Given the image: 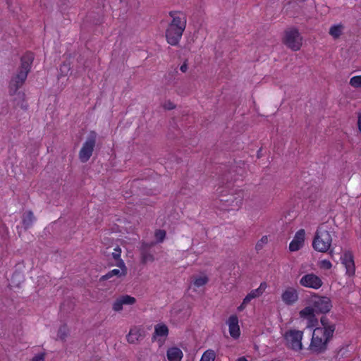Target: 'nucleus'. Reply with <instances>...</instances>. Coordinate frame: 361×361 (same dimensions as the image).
I'll list each match as a JSON object with an SVG mask.
<instances>
[{"mask_svg":"<svg viewBox=\"0 0 361 361\" xmlns=\"http://www.w3.org/2000/svg\"><path fill=\"white\" fill-rule=\"evenodd\" d=\"M252 300V299H251L250 297L248 295H247L245 298L243 299V302H244V304L247 305Z\"/></svg>","mask_w":361,"mask_h":361,"instance_id":"39","label":"nucleus"},{"mask_svg":"<svg viewBox=\"0 0 361 361\" xmlns=\"http://www.w3.org/2000/svg\"><path fill=\"white\" fill-rule=\"evenodd\" d=\"M302 38L295 28L287 29L284 32L283 38V44L293 51H298L302 46Z\"/></svg>","mask_w":361,"mask_h":361,"instance_id":"6","label":"nucleus"},{"mask_svg":"<svg viewBox=\"0 0 361 361\" xmlns=\"http://www.w3.org/2000/svg\"><path fill=\"white\" fill-rule=\"evenodd\" d=\"M145 336V331L141 326H134L130 328L126 336L127 341L130 344H136Z\"/></svg>","mask_w":361,"mask_h":361,"instance_id":"13","label":"nucleus"},{"mask_svg":"<svg viewBox=\"0 0 361 361\" xmlns=\"http://www.w3.org/2000/svg\"><path fill=\"white\" fill-rule=\"evenodd\" d=\"M267 287V283L262 282L257 288L252 290L247 295L250 297L251 299L259 298L264 293Z\"/></svg>","mask_w":361,"mask_h":361,"instance_id":"22","label":"nucleus"},{"mask_svg":"<svg viewBox=\"0 0 361 361\" xmlns=\"http://www.w3.org/2000/svg\"><path fill=\"white\" fill-rule=\"evenodd\" d=\"M226 324L228 326L230 336L233 339H238L240 336V329L239 326V320L235 314L231 315Z\"/></svg>","mask_w":361,"mask_h":361,"instance_id":"14","label":"nucleus"},{"mask_svg":"<svg viewBox=\"0 0 361 361\" xmlns=\"http://www.w3.org/2000/svg\"><path fill=\"white\" fill-rule=\"evenodd\" d=\"M169 15L171 18V21L166 29V39L170 45L177 46L186 27V16L184 13L178 11H171Z\"/></svg>","mask_w":361,"mask_h":361,"instance_id":"1","label":"nucleus"},{"mask_svg":"<svg viewBox=\"0 0 361 361\" xmlns=\"http://www.w3.org/2000/svg\"><path fill=\"white\" fill-rule=\"evenodd\" d=\"M341 264L345 268V274L349 276H353L355 273V265L354 257L351 252L345 251L341 257Z\"/></svg>","mask_w":361,"mask_h":361,"instance_id":"11","label":"nucleus"},{"mask_svg":"<svg viewBox=\"0 0 361 361\" xmlns=\"http://www.w3.org/2000/svg\"><path fill=\"white\" fill-rule=\"evenodd\" d=\"M121 269H114L111 271H109L108 273H106L105 275L102 276L101 277V280L105 281L110 279L111 278L114 276H116L117 278H120L123 276H126L127 274V269L125 266L124 267H119Z\"/></svg>","mask_w":361,"mask_h":361,"instance_id":"20","label":"nucleus"},{"mask_svg":"<svg viewBox=\"0 0 361 361\" xmlns=\"http://www.w3.org/2000/svg\"><path fill=\"white\" fill-rule=\"evenodd\" d=\"M215 357L216 355L214 350H207L202 355L200 361H214Z\"/></svg>","mask_w":361,"mask_h":361,"instance_id":"28","label":"nucleus"},{"mask_svg":"<svg viewBox=\"0 0 361 361\" xmlns=\"http://www.w3.org/2000/svg\"><path fill=\"white\" fill-rule=\"evenodd\" d=\"M320 322L322 324V328H324L325 329H327L329 328H333L334 329V332L335 331V329H336V326H335V324L331 323L329 319L327 318V317L326 316H322L320 319Z\"/></svg>","mask_w":361,"mask_h":361,"instance_id":"29","label":"nucleus"},{"mask_svg":"<svg viewBox=\"0 0 361 361\" xmlns=\"http://www.w3.org/2000/svg\"><path fill=\"white\" fill-rule=\"evenodd\" d=\"M208 281L209 278L206 275L195 276L192 282L195 287L194 290H196L195 288L204 286L208 283Z\"/></svg>","mask_w":361,"mask_h":361,"instance_id":"24","label":"nucleus"},{"mask_svg":"<svg viewBox=\"0 0 361 361\" xmlns=\"http://www.w3.org/2000/svg\"><path fill=\"white\" fill-rule=\"evenodd\" d=\"M314 312H316L313 307L308 306L301 310L299 312V314L301 318L306 319L310 322H312L314 320H316Z\"/></svg>","mask_w":361,"mask_h":361,"instance_id":"21","label":"nucleus"},{"mask_svg":"<svg viewBox=\"0 0 361 361\" xmlns=\"http://www.w3.org/2000/svg\"><path fill=\"white\" fill-rule=\"evenodd\" d=\"M237 361H247V360L245 357H240Z\"/></svg>","mask_w":361,"mask_h":361,"instance_id":"43","label":"nucleus"},{"mask_svg":"<svg viewBox=\"0 0 361 361\" xmlns=\"http://www.w3.org/2000/svg\"><path fill=\"white\" fill-rule=\"evenodd\" d=\"M281 298L286 305L291 306L298 302L299 299V293L295 288L288 286L283 290Z\"/></svg>","mask_w":361,"mask_h":361,"instance_id":"10","label":"nucleus"},{"mask_svg":"<svg viewBox=\"0 0 361 361\" xmlns=\"http://www.w3.org/2000/svg\"><path fill=\"white\" fill-rule=\"evenodd\" d=\"M44 360V354L40 353L34 356L32 359V361H43Z\"/></svg>","mask_w":361,"mask_h":361,"instance_id":"37","label":"nucleus"},{"mask_svg":"<svg viewBox=\"0 0 361 361\" xmlns=\"http://www.w3.org/2000/svg\"><path fill=\"white\" fill-rule=\"evenodd\" d=\"M334 335V329L329 328L325 329L321 327H317L314 329L312 336H314L315 338H326L331 339Z\"/></svg>","mask_w":361,"mask_h":361,"instance_id":"18","label":"nucleus"},{"mask_svg":"<svg viewBox=\"0 0 361 361\" xmlns=\"http://www.w3.org/2000/svg\"><path fill=\"white\" fill-rule=\"evenodd\" d=\"M154 260V257L152 254H151L148 250L142 249L141 250V262L142 264H146L149 262H153Z\"/></svg>","mask_w":361,"mask_h":361,"instance_id":"27","label":"nucleus"},{"mask_svg":"<svg viewBox=\"0 0 361 361\" xmlns=\"http://www.w3.org/2000/svg\"><path fill=\"white\" fill-rule=\"evenodd\" d=\"M35 218L32 212L28 211L24 213L23 216V224L25 228H29L32 226Z\"/></svg>","mask_w":361,"mask_h":361,"instance_id":"23","label":"nucleus"},{"mask_svg":"<svg viewBox=\"0 0 361 361\" xmlns=\"http://www.w3.org/2000/svg\"><path fill=\"white\" fill-rule=\"evenodd\" d=\"M34 58V54L31 51H27L21 56L20 66L9 82L8 91L11 95L16 94L17 91L24 85L31 70Z\"/></svg>","mask_w":361,"mask_h":361,"instance_id":"3","label":"nucleus"},{"mask_svg":"<svg viewBox=\"0 0 361 361\" xmlns=\"http://www.w3.org/2000/svg\"><path fill=\"white\" fill-rule=\"evenodd\" d=\"M332 237L325 224L319 225L315 232L312 241L313 248L319 252H326L330 250Z\"/></svg>","mask_w":361,"mask_h":361,"instance_id":"4","label":"nucleus"},{"mask_svg":"<svg viewBox=\"0 0 361 361\" xmlns=\"http://www.w3.org/2000/svg\"><path fill=\"white\" fill-rule=\"evenodd\" d=\"M268 243V237L267 235L262 236L260 240L257 241L255 245V249L259 251L262 250L264 245Z\"/></svg>","mask_w":361,"mask_h":361,"instance_id":"32","label":"nucleus"},{"mask_svg":"<svg viewBox=\"0 0 361 361\" xmlns=\"http://www.w3.org/2000/svg\"><path fill=\"white\" fill-rule=\"evenodd\" d=\"M343 26L341 24L334 25L330 27L329 34L334 38H338L343 32Z\"/></svg>","mask_w":361,"mask_h":361,"instance_id":"26","label":"nucleus"},{"mask_svg":"<svg viewBox=\"0 0 361 361\" xmlns=\"http://www.w3.org/2000/svg\"><path fill=\"white\" fill-rule=\"evenodd\" d=\"M319 267L322 269L329 270L331 269L332 264L328 259H322L319 262Z\"/></svg>","mask_w":361,"mask_h":361,"instance_id":"33","label":"nucleus"},{"mask_svg":"<svg viewBox=\"0 0 361 361\" xmlns=\"http://www.w3.org/2000/svg\"><path fill=\"white\" fill-rule=\"evenodd\" d=\"M311 305L317 313L326 314L332 308V302L329 298L320 296L316 293L312 297Z\"/></svg>","mask_w":361,"mask_h":361,"instance_id":"8","label":"nucleus"},{"mask_svg":"<svg viewBox=\"0 0 361 361\" xmlns=\"http://www.w3.org/2000/svg\"><path fill=\"white\" fill-rule=\"evenodd\" d=\"M180 71H181L182 72H183V73H184V72H185V71H187V65H186L185 63H183V64L180 66Z\"/></svg>","mask_w":361,"mask_h":361,"instance_id":"42","label":"nucleus"},{"mask_svg":"<svg viewBox=\"0 0 361 361\" xmlns=\"http://www.w3.org/2000/svg\"><path fill=\"white\" fill-rule=\"evenodd\" d=\"M299 282L302 286L314 290L319 289L323 285L322 279L313 273L305 274Z\"/></svg>","mask_w":361,"mask_h":361,"instance_id":"9","label":"nucleus"},{"mask_svg":"<svg viewBox=\"0 0 361 361\" xmlns=\"http://www.w3.org/2000/svg\"><path fill=\"white\" fill-rule=\"evenodd\" d=\"M166 356L169 361H180L183 354L180 348L172 347L168 349Z\"/></svg>","mask_w":361,"mask_h":361,"instance_id":"19","label":"nucleus"},{"mask_svg":"<svg viewBox=\"0 0 361 361\" xmlns=\"http://www.w3.org/2000/svg\"><path fill=\"white\" fill-rule=\"evenodd\" d=\"M221 209L226 211H238L245 197V191L235 189L231 181L227 180L225 188L219 191Z\"/></svg>","mask_w":361,"mask_h":361,"instance_id":"2","label":"nucleus"},{"mask_svg":"<svg viewBox=\"0 0 361 361\" xmlns=\"http://www.w3.org/2000/svg\"><path fill=\"white\" fill-rule=\"evenodd\" d=\"M18 279L19 281L23 278V276H21V274L20 273H14L12 276V278H11V280H14V279Z\"/></svg>","mask_w":361,"mask_h":361,"instance_id":"38","label":"nucleus"},{"mask_svg":"<svg viewBox=\"0 0 361 361\" xmlns=\"http://www.w3.org/2000/svg\"><path fill=\"white\" fill-rule=\"evenodd\" d=\"M169 335V329L164 324H158L154 326V332L152 335V340L154 341L158 337L166 338Z\"/></svg>","mask_w":361,"mask_h":361,"instance_id":"17","label":"nucleus"},{"mask_svg":"<svg viewBox=\"0 0 361 361\" xmlns=\"http://www.w3.org/2000/svg\"><path fill=\"white\" fill-rule=\"evenodd\" d=\"M246 306H247V305H246L245 304H244V302H242V303H241V304L238 307V310L239 312H242L243 310H245V308L246 307Z\"/></svg>","mask_w":361,"mask_h":361,"instance_id":"40","label":"nucleus"},{"mask_svg":"<svg viewBox=\"0 0 361 361\" xmlns=\"http://www.w3.org/2000/svg\"><path fill=\"white\" fill-rule=\"evenodd\" d=\"M121 249L117 246L114 248V252H112V257L116 261V266L118 267H124L125 263L123 260L121 258Z\"/></svg>","mask_w":361,"mask_h":361,"instance_id":"25","label":"nucleus"},{"mask_svg":"<svg viewBox=\"0 0 361 361\" xmlns=\"http://www.w3.org/2000/svg\"><path fill=\"white\" fill-rule=\"evenodd\" d=\"M303 331L296 329H290L285 332L283 338L288 348L295 351L302 350V339Z\"/></svg>","mask_w":361,"mask_h":361,"instance_id":"5","label":"nucleus"},{"mask_svg":"<svg viewBox=\"0 0 361 361\" xmlns=\"http://www.w3.org/2000/svg\"><path fill=\"white\" fill-rule=\"evenodd\" d=\"M305 239V231L304 229L298 230L294 237L293 239L290 241L289 244V250L290 252H296L298 251L304 246Z\"/></svg>","mask_w":361,"mask_h":361,"instance_id":"12","label":"nucleus"},{"mask_svg":"<svg viewBox=\"0 0 361 361\" xmlns=\"http://www.w3.org/2000/svg\"><path fill=\"white\" fill-rule=\"evenodd\" d=\"M166 233L164 230L158 229L154 233V236L158 243H162L165 239Z\"/></svg>","mask_w":361,"mask_h":361,"instance_id":"31","label":"nucleus"},{"mask_svg":"<svg viewBox=\"0 0 361 361\" xmlns=\"http://www.w3.org/2000/svg\"><path fill=\"white\" fill-rule=\"evenodd\" d=\"M237 180H238L237 178H234V179H233L234 181H236Z\"/></svg>","mask_w":361,"mask_h":361,"instance_id":"46","label":"nucleus"},{"mask_svg":"<svg viewBox=\"0 0 361 361\" xmlns=\"http://www.w3.org/2000/svg\"><path fill=\"white\" fill-rule=\"evenodd\" d=\"M349 84L355 88L361 87V75H355L350 78Z\"/></svg>","mask_w":361,"mask_h":361,"instance_id":"30","label":"nucleus"},{"mask_svg":"<svg viewBox=\"0 0 361 361\" xmlns=\"http://www.w3.org/2000/svg\"><path fill=\"white\" fill-rule=\"evenodd\" d=\"M331 339L315 338L312 336L310 343V348L312 351L322 353L326 349V345Z\"/></svg>","mask_w":361,"mask_h":361,"instance_id":"16","label":"nucleus"},{"mask_svg":"<svg viewBox=\"0 0 361 361\" xmlns=\"http://www.w3.org/2000/svg\"><path fill=\"white\" fill-rule=\"evenodd\" d=\"M58 336L63 340L67 336V326L66 325L61 326L58 331Z\"/></svg>","mask_w":361,"mask_h":361,"instance_id":"34","label":"nucleus"},{"mask_svg":"<svg viewBox=\"0 0 361 361\" xmlns=\"http://www.w3.org/2000/svg\"><path fill=\"white\" fill-rule=\"evenodd\" d=\"M357 126L360 132L361 133V114L358 115Z\"/></svg>","mask_w":361,"mask_h":361,"instance_id":"41","label":"nucleus"},{"mask_svg":"<svg viewBox=\"0 0 361 361\" xmlns=\"http://www.w3.org/2000/svg\"><path fill=\"white\" fill-rule=\"evenodd\" d=\"M164 108L165 109L171 110L175 108V105L171 102L168 101L164 103Z\"/></svg>","mask_w":361,"mask_h":361,"instance_id":"36","label":"nucleus"},{"mask_svg":"<svg viewBox=\"0 0 361 361\" xmlns=\"http://www.w3.org/2000/svg\"><path fill=\"white\" fill-rule=\"evenodd\" d=\"M333 253V250H330V254L332 255Z\"/></svg>","mask_w":361,"mask_h":361,"instance_id":"45","label":"nucleus"},{"mask_svg":"<svg viewBox=\"0 0 361 361\" xmlns=\"http://www.w3.org/2000/svg\"><path fill=\"white\" fill-rule=\"evenodd\" d=\"M136 302V300L134 297H132L128 295H124L118 297L116 299L112 305V309L115 312H120L123 310V306L124 305H133Z\"/></svg>","mask_w":361,"mask_h":361,"instance_id":"15","label":"nucleus"},{"mask_svg":"<svg viewBox=\"0 0 361 361\" xmlns=\"http://www.w3.org/2000/svg\"><path fill=\"white\" fill-rule=\"evenodd\" d=\"M70 69H71L70 66L68 64L63 63L60 67V71L61 72V75H66L68 74V71H70Z\"/></svg>","mask_w":361,"mask_h":361,"instance_id":"35","label":"nucleus"},{"mask_svg":"<svg viewBox=\"0 0 361 361\" xmlns=\"http://www.w3.org/2000/svg\"><path fill=\"white\" fill-rule=\"evenodd\" d=\"M230 174H231V172H229L228 174H224V179L225 178H226V179L228 180V176H230Z\"/></svg>","mask_w":361,"mask_h":361,"instance_id":"44","label":"nucleus"},{"mask_svg":"<svg viewBox=\"0 0 361 361\" xmlns=\"http://www.w3.org/2000/svg\"><path fill=\"white\" fill-rule=\"evenodd\" d=\"M96 140L97 133L94 131H91L79 152V159L81 162H87L92 157L96 145Z\"/></svg>","mask_w":361,"mask_h":361,"instance_id":"7","label":"nucleus"}]
</instances>
